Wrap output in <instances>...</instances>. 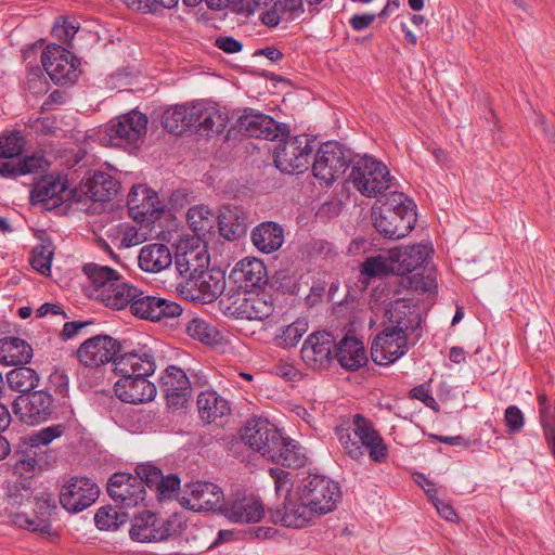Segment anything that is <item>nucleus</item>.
<instances>
[{
  "mask_svg": "<svg viewBox=\"0 0 555 555\" xmlns=\"http://www.w3.org/2000/svg\"><path fill=\"white\" fill-rule=\"evenodd\" d=\"M389 324L372 343L371 356L378 365H388L408 351L410 333L421 324V314L416 305L409 299H399L386 311Z\"/></svg>",
  "mask_w": 555,
  "mask_h": 555,
  "instance_id": "obj_1",
  "label": "nucleus"
},
{
  "mask_svg": "<svg viewBox=\"0 0 555 555\" xmlns=\"http://www.w3.org/2000/svg\"><path fill=\"white\" fill-rule=\"evenodd\" d=\"M155 370V357L150 349L120 354L114 361V372L119 376L114 385L116 397L130 404L152 401L156 396V386L147 377Z\"/></svg>",
  "mask_w": 555,
  "mask_h": 555,
  "instance_id": "obj_2",
  "label": "nucleus"
},
{
  "mask_svg": "<svg viewBox=\"0 0 555 555\" xmlns=\"http://www.w3.org/2000/svg\"><path fill=\"white\" fill-rule=\"evenodd\" d=\"M89 284V296L113 309L127 307L128 298L137 293V287L128 283L122 275L108 266L86 263L82 268Z\"/></svg>",
  "mask_w": 555,
  "mask_h": 555,
  "instance_id": "obj_3",
  "label": "nucleus"
},
{
  "mask_svg": "<svg viewBox=\"0 0 555 555\" xmlns=\"http://www.w3.org/2000/svg\"><path fill=\"white\" fill-rule=\"evenodd\" d=\"M371 216L376 231L392 240L406 236L416 222L413 202L400 192H392L380 205H374Z\"/></svg>",
  "mask_w": 555,
  "mask_h": 555,
  "instance_id": "obj_4",
  "label": "nucleus"
},
{
  "mask_svg": "<svg viewBox=\"0 0 555 555\" xmlns=\"http://www.w3.org/2000/svg\"><path fill=\"white\" fill-rule=\"evenodd\" d=\"M349 180L362 195L377 197L390 188L392 178L385 164L365 155L353 162Z\"/></svg>",
  "mask_w": 555,
  "mask_h": 555,
  "instance_id": "obj_5",
  "label": "nucleus"
},
{
  "mask_svg": "<svg viewBox=\"0 0 555 555\" xmlns=\"http://www.w3.org/2000/svg\"><path fill=\"white\" fill-rule=\"evenodd\" d=\"M297 493L299 494V500L314 514L332 512L340 499L338 483L325 476L319 475L307 477Z\"/></svg>",
  "mask_w": 555,
  "mask_h": 555,
  "instance_id": "obj_6",
  "label": "nucleus"
},
{
  "mask_svg": "<svg viewBox=\"0 0 555 555\" xmlns=\"http://www.w3.org/2000/svg\"><path fill=\"white\" fill-rule=\"evenodd\" d=\"M147 117L132 111L112 119L102 131L101 141L105 145L127 146L135 144L146 133Z\"/></svg>",
  "mask_w": 555,
  "mask_h": 555,
  "instance_id": "obj_7",
  "label": "nucleus"
},
{
  "mask_svg": "<svg viewBox=\"0 0 555 555\" xmlns=\"http://www.w3.org/2000/svg\"><path fill=\"white\" fill-rule=\"evenodd\" d=\"M349 154L335 141L320 146L312 164L313 176L326 185L343 177L349 166Z\"/></svg>",
  "mask_w": 555,
  "mask_h": 555,
  "instance_id": "obj_8",
  "label": "nucleus"
},
{
  "mask_svg": "<svg viewBox=\"0 0 555 555\" xmlns=\"http://www.w3.org/2000/svg\"><path fill=\"white\" fill-rule=\"evenodd\" d=\"M312 152L308 135H294L285 139L274 150V164L282 172H302L308 168Z\"/></svg>",
  "mask_w": 555,
  "mask_h": 555,
  "instance_id": "obj_9",
  "label": "nucleus"
},
{
  "mask_svg": "<svg viewBox=\"0 0 555 555\" xmlns=\"http://www.w3.org/2000/svg\"><path fill=\"white\" fill-rule=\"evenodd\" d=\"M282 434L263 418L247 421L242 433V440L253 451L262 457L271 460L278 454L279 446H282Z\"/></svg>",
  "mask_w": 555,
  "mask_h": 555,
  "instance_id": "obj_10",
  "label": "nucleus"
},
{
  "mask_svg": "<svg viewBox=\"0 0 555 555\" xmlns=\"http://www.w3.org/2000/svg\"><path fill=\"white\" fill-rule=\"evenodd\" d=\"M127 307L133 315L150 321L179 317L182 312V308L176 301L149 295L138 287L137 293L128 298Z\"/></svg>",
  "mask_w": 555,
  "mask_h": 555,
  "instance_id": "obj_11",
  "label": "nucleus"
},
{
  "mask_svg": "<svg viewBox=\"0 0 555 555\" xmlns=\"http://www.w3.org/2000/svg\"><path fill=\"white\" fill-rule=\"evenodd\" d=\"M46 73L55 83H73L78 78V61L65 48L49 44L41 54Z\"/></svg>",
  "mask_w": 555,
  "mask_h": 555,
  "instance_id": "obj_12",
  "label": "nucleus"
},
{
  "mask_svg": "<svg viewBox=\"0 0 555 555\" xmlns=\"http://www.w3.org/2000/svg\"><path fill=\"white\" fill-rule=\"evenodd\" d=\"M175 266L184 279L183 282L201 275L209 267V255L206 246L198 238L180 242L177 246Z\"/></svg>",
  "mask_w": 555,
  "mask_h": 555,
  "instance_id": "obj_13",
  "label": "nucleus"
},
{
  "mask_svg": "<svg viewBox=\"0 0 555 555\" xmlns=\"http://www.w3.org/2000/svg\"><path fill=\"white\" fill-rule=\"evenodd\" d=\"M54 400L51 393L37 390L18 396L13 403V411L21 422L37 425L48 421L54 411Z\"/></svg>",
  "mask_w": 555,
  "mask_h": 555,
  "instance_id": "obj_14",
  "label": "nucleus"
},
{
  "mask_svg": "<svg viewBox=\"0 0 555 555\" xmlns=\"http://www.w3.org/2000/svg\"><path fill=\"white\" fill-rule=\"evenodd\" d=\"M98 485L86 477H72L62 487L60 503L69 513H79L91 506L99 498Z\"/></svg>",
  "mask_w": 555,
  "mask_h": 555,
  "instance_id": "obj_15",
  "label": "nucleus"
},
{
  "mask_svg": "<svg viewBox=\"0 0 555 555\" xmlns=\"http://www.w3.org/2000/svg\"><path fill=\"white\" fill-rule=\"evenodd\" d=\"M223 496V491L218 485L195 481L184 486L179 500L184 507L201 512L221 508Z\"/></svg>",
  "mask_w": 555,
  "mask_h": 555,
  "instance_id": "obj_16",
  "label": "nucleus"
},
{
  "mask_svg": "<svg viewBox=\"0 0 555 555\" xmlns=\"http://www.w3.org/2000/svg\"><path fill=\"white\" fill-rule=\"evenodd\" d=\"M176 521L145 512L134 517L129 533L131 539L138 542L165 541L176 532Z\"/></svg>",
  "mask_w": 555,
  "mask_h": 555,
  "instance_id": "obj_17",
  "label": "nucleus"
},
{
  "mask_svg": "<svg viewBox=\"0 0 555 555\" xmlns=\"http://www.w3.org/2000/svg\"><path fill=\"white\" fill-rule=\"evenodd\" d=\"M120 349L119 343L107 335H96L83 341L77 349L79 362L86 367H98L115 361Z\"/></svg>",
  "mask_w": 555,
  "mask_h": 555,
  "instance_id": "obj_18",
  "label": "nucleus"
},
{
  "mask_svg": "<svg viewBox=\"0 0 555 555\" xmlns=\"http://www.w3.org/2000/svg\"><path fill=\"white\" fill-rule=\"evenodd\" d=\"M127 205L130 217L140 222H154L164 210L158 194L141 184L131 188Z\"/></svg>",
  "mask_w": 555,
  "mask_h": 555,
  "instance_id": "obj_19",
  "label": "nucleus"
},
{
  "mask_svg": "<svg viewBox=\"0 0 555 555\" xmlns=\"http://www.w3.org/2000/svg\"><path fill=\"white\" fill-rule=\"evenodd\" d=\"M107 493L120 507H133L145 499V489L140 478L126 473L114 474L107 482Z\"/></svg>",
  "mask_w": 555,
  "mask_h": 555,
  "instance_id": "obj_20",
  "label": "nucleus"
},
{
  "mask_svg": "<svg viewBox=\"0 0 555 555\" xmlns=\"http://www.w3.org/2000/svg\"><path fill=\"white\" fill-rule=\"evenodd\" d=\"M160 389L168 405L177 410L183 409L192 396V386L186 373L176 365L168 366L162 374Z\"/></svg>",
  "mask_w": 555,
  "mask_h": 555,
  "instance_id": "obj_21",
  "label": "nucleus"
},
{
  "mask_svg": "<svg viewBox=\"0 0 555 555\" xmlns=\"http://www.w3.org/2000/svg\"><path fill=\"white\" fill-rule=\"evenodd\" d=\"M334 336L326 331H318L310 334L301 347V359L305 364L319 370L327 365L333 359Z\"/></svg>",
  "mask_w": 555,
  "mask_h": 555,
  "instance_id": "obj_22",
  "label": "nucleus"
},
{
  "mask_svg": "<svg viewBox=\"0 0 555 555\" xmlns=\"http://www.w3.org/2000/svg\"><path fill=\"white\" fill-rule=\"evenodd\" d=\"M182 293L186 292L192 300L211 302L224 289V279L220 272H212L208 269L201 275L188 279V282L180 284Z\"/></svg>",
  "mask_w": 555,
  "mask_h": 555,
  "instance_id": "obj_23",
  "label": "nucleus"
},
{
  "mask_svg": "<svg viewBox=\"0 0 555 555\" xmlns=\"http://www.w3.org/2000/svg\"><path fill=\"white\" fill-rule=\"evenodd\" d=\"M353 434L361 442V447L369 452L370 459L375 463H383L388 456V447L373 424L360 414L353 415Z\"/></svg>",
  "mask_w": 555,
  "mask_h": 555,
  "instance_id": "obj_24",
  "label": "nucleus"
},
{
  "mask_svg": "<svg viewBox=\"0 0 555 555\" xmlns=\"http://www.w3.org/2000/svg\"><path fill=\"white\" fill-rule=\"evenodd\" d=\"M253 8L268 27H275L286 12L296 15L304 12L302 0H253Z\"/></svg>",
  "mask_w": 555,
  "mask_h": 555,
  "instance_id": "obj_25",
  "label": "nucleus"
},
{
  "mask_svg": "<svg viewBox=\"0 0 555 555\" xmlns=\"http://www.w3.org/2000/svg\"><path fill=\"white\" fill-rule=\"evenodd\" d=\"M224 516L232 522L249 524L259 521L264 508L254 495H242L229 501L222 508Z\"/></svg>",
  "mask_w": 555,
  "mask_h": 555,
  "instance_id": "obj_26",
  "label": "nucleus"
},
{
  "mask_svg": "<svg viewBox=\"0 0 555 555\" xmlns=\"http://www.w3.org/2000/svg\"><path fill=\"white\" fill-rule=\"evenodd\" d=\"M236 128L247 137L273 139L276 137L278 124L272 117L249 109L238 117Z\"/></svg>",
  "mask_w": 555,
  "mask_h": 555,
  "instance_id": "obj_27",
  "label": "nucleus"
},
{
  "mask_svg": "<svg viewBox=\"0 0 555 555\" xmlns=\"http://www.w3.org/2000/svg\"><path fill=\"white\" fill-rule=\"evenodd\" d=\"M30 197L34 203L57 207L69 198V191L60 177L46 176L35 184Z\"/></svg>",
  "mask_w": 555,
  "mask_h": 555,
  "instance_id": "obj_28",
  "label": "nucleus"
},
{
  "mask_svg": "<svg viewBox=\"0 0 555 555\" xmlns=\"http://www.w3.org/2000/svg\"><path fill=\"white\" fill-rule=\"evenodd\" d=\"M312 514L314 513L299 500V494L296 493V496L285 500L283 508L271 513L270 518L274 524L287 528H302L310 521Z\"/></svg>",
  "mask_w": 555,
  "mask_h": 555,
  "instance_id": "obj_29",
  "label": "nucleus"
},
{
  "mask_svg": "<svg viewBox=\"0 0 555 555\" xmlns=\"http://www.w3.org/2000/svg\"><path fill=\"white\" fill-rule=\"evenodd\" d=\"M37 507L39 515L31 518L25 513H15L12 515V521L21 527L31 531H37L43 534H51L52 528L49 520L52 512L56 508L54 501L51 496L47 495L37 501Z\"/></svg>",
  "mask_w": 555,
  "mask_h": 555,
  "instance_id": "obj_30",
  "label": "nucleus"
},
{
  "mask_svg": "<svg viewBox=\"0 0 555 555\" xmlns=\"http://www.w3.org/2000/svg\"><path fill=\"white\" fill-rule=\"evenodd\" d=\"M335 358L348 371H357L367 362L363 343L350 335L339 340L335 349Z\"/></svg>",
  "mask_w": 555,
  "mask_h": 555,
  "instance_id": "obj_31",
  "label": "nucleus"
},
{
  "mask_svg": "<svg viewBox=\"0 0 555 555\" xmlns=\"http://www.w3.org/2000/svg\"><path fill=\"white\" fill-rule=\"evenodd\" d=\"M119 183L106 172H94L86 177L81 184V192L92 201L106 202L117 194Z\"/></svg>",
  "mask_w": 555,
  "mask_h": 555,
  "instance_id": "obj_32",
  "label": "nucleus"
},
{
  "mask_svg": "<svg viewBox=\"0 0 555 555\" xmlns=\"http://www.w3.org/2000/svg\"><path fill=\"white\" fill-rule=\"evenodd\" d=\"M397 275H405L417 270L428 258L429 247L418 244L398 249H391Z\"/></svg>",
  "mask_w": 555,
  "mask_h": 555,
  "instance_id": "obj_33",
  "label": "nucleus"
},
{
  "mask_svg": "<svg viewBox=\"0 0 555 555\" xmlns=\"http://www.w3.org/2000/svg\"><path fill=\"white\" fill-rule=\"evenodd\" d=\"M218 224L221 235L229 240H236L246 234L249 218L241 207H223Z\"/></svg>",
  "mask_w": 555,
  "mask_h": 555,
  "instance_id": "obj_34",
  "label": "nucleus"
},
{
  "mask_svg": "<svg viewBox=\"0 0 555 555\" xmlns=\"http://www.w3.org/2000/svg\"><path fill=\"white\" fill-rule=\"evenodd\" d=\"M138 261L143 271L158 273L170 267L172 255L165 244L153 243L141 248Z\"/></svg>",
  "mask_w": 555,
  "mask_h": 555,
  "instance_id": "obj_35",
  "label": "nucleus"
},
{
  "mask_svg": "<svg viewBox=\"0 0 555 555\" xmlns=\"http://www.w3.org/2000/svg\"><path fill=\"white\" fill-rule=\"evenodd\" d=\"M197 409L202 421L212 423L231 411L229 401L215 390H205L197 396Z\"/></svg>",
  "mask_w": 555,
  "mask_h": 555,
  "instance_id": "obj_36",
  "label": "nucleus"
},
{
  "mask_svg": "<svg viewBox=\"0 0 555 555\" xmlns=\"http://www.w3.org/2000/svg\"><path fill=\"white\" fill-rule=\"evenodd\" d=\"M251 241L258 250L271 254L283 245L284 232L278 223L266 221L253 230Z\"/></svg>",
  "mask_w": 555,
  "mask_h": 555,
  "instance_id": "obj_37",
  "label": "nucleus"
},
{
  "mask_svg": "<svg viewBox=\"0 0 555 555\" xmlns=\"http://www.w3.org/2000/svg\"><path fill=\"white\" fill-rule=\"evenodd\" d=\"M235 282L242 287H259L267 281V270L263 262L256 258H244L233 270Z\"/></svg>",
  "mask_w": 555,
  "mask_h": 555,
  "instance_id": "obj_38",
  "label": "nucleus"
},
{
  "mask_svg": "<svg viewBox=\"0 0 555 555\" xmlns=\"http://www.w3.org/2000/svg\"><path fill=\"white\" fill-rule=\"evenodd\" d=\"M33 358V348L17 337L0 339V362L7 365H25Z\"/></svg>",
  "mask_w": 555,
  "mask_h": 555,
  "instance_id": "obj_39",
  "label": "nucleus"
},
{
  "mask_svg": "<svg viewBox=\"0 0 555 555\" xmlns=\"http://www.w3.org/2000/svg\"><path fill=\"white\" fill-rule=\"evenodd\" d=\"M235 305L237 306L234 308L233 313H236L241 319L263 320L273 312L272 304L258 295L246 296L244 294L243 298H238L235 301Z\"/></svg>",
  "mask_w": 555,
  "mask_h": 555,
  "instance_id": "obj_40",
  "label": "nucleus"
},
{
  "mask_svg": "<svg viewBox=\"0 0 555 555\" xmlns=\"http://www.w3.org/2000/svg\"><path fill=\"white\" fill-rule=\"evenodd\" d=\"M270 461L297 469L306 465L308 457L297 441L282 436V446H279L278 454Z\"/></svg>",
  "mask_w": 555,
  "mask_h": 555,
  "instance_id": "obj_41",
  "label": "nucleus"
},
{
  "mask_svg": "<svg viewBox=\"0 0 555 555\" xmlns=\"http://www.w3.org/2000/svg\"><path fill=\"white\" fill-rule=\"evenodd\" d=\"M186 220L196 237L206 235L211 231L215 224L214 212L204 205H195L188 210Z\"/></svg>",
  "mask_w": 555,
  "mask_h": 555,
  "instance_id": "obj_42",
  "label": "nucleus"
},
{
  "mask_svg": "<svg viewBox=\"0 0 555 555\" xmlns=\"http://www.w3.org/2000/svg\"><path fill=\"white\" fill-rule=\"evenodd\" d=\"M7 379L13 390L24 395L31 392L40 380L39 375L34 369L24 365L9 372Z\"/></svg>",
  "mask_w": 555,
  "mask_h": 555,
  "instance_id": "obj_43",
  "label": "nucleus"
},
{
  "mask_svg": "<svg viewBox=\"0 0 555 555\" xmlns=\"http://www.w3.org/2000/svg\"><path fill=\"white\" fill-rule=\"evenodd\" d=\"M362 272L369 276H383L388 273L396 274L392 250L367 258L362 264Z\"/></svg>",
  "mask_w": 555,
  "mask_h": 555,
  "instance_id": "obj_44",
  "label": "nucleus"
},
{
  "mask_svg": "<svg viewBox=\"0 0 555 555\" xmlns=\"http://www.w3.org/2000/svg\"><path fill=\"white\" fill-rule=\"evenodd\" d=\"M336 435L341 448L344 449V453L347 456L354 461H360L363 459L364 452L361 447V442L353 434V421L348 427H338L336 429Z\"/></svg>",
  "mask_w": 555,
  "mask_h": 555,
  "instance_id": "obj_45",
  "label": "nucleus"
},
{
  "mask_svg": "<svg viewBox=\"0 0 555 555\" xmlns=\"http://www.w3.org/2000/svg\"><path fill=\"white\" fill-rule=\"evenodd\" d=\"M128 515L111 505L102 506L94 516V521L100 530H116L125 524Z\"/></svg>",
  "mask_w": 555,
  "mask_h": 555,
  "instance_id": "obj_46",
  "label": "nucleus"
},
{
  "mask_svg": "<svg viewBox=\"0 0 555 555\" xmlns=\"http://www.w3.org/2000/svg\"><path fill=\"white\" fill-rule=\"evenodd\" d=\"M163 126L169 132L181 133L190 128L188 119V105H176L168 109L163 115Z\"/></svg>",
  "mask_w": 555,
  "mask_h": 555,
  "instance_id": "obj_47",
  "label": "nucleus"
},
{
  "mask_svg": "<svg viewBox=\"0 0 555 555\" xmlns=\"http://www.w3.org/2000/svg\"><path fill=\"white\" fill-rule=\"evenodd\" d=\"M308 328L309 326L307 320L298 319L284 327L281 334L276 335V344L283 348L294 347L298 344Z\"/></svg>",
  "mask_w": 555,
  "mask_h": 555,
  "instance_id": "obj_48",
  "label": "nucleus"
},
{
  "mask_svg": "<svg viewBox=\"0 0 555 555\" xmlns=\"http://www.w3.org/2000/svg\"><path fill=\"white\" fill-rule=\"evenodd\" d=\"M186 333L190 337L207 345L216 341L218 335L215 327L199 318H194L186 323Z\"/></svg>",
  "mask_w": 555,
  "mask_h": 555,
  "instance_id": "obj_49",
  "label": "nucleus"
},
{
  "mask_svg": "<svg viewBox=\"0 0 555 555\" xmlns=\"http://www.w3.org/2000/svg\"><path fill=\"white\" fill-rule=\"evenodd\" d=\"M53 249L50 245L36 246L31 251L30 264L34 270L48 275L51 271Z\"/></svg>",
  "mask_w": 555,
  "mask_h": 555,
  "instance_id": "obj_50",
  "label": "nucleus"
},
{
  "mask_svg": "<svg viewBox=\"0 0 555 555\" xmlns=\"http://www.w3.org/2000/svg\"><path fill=\"white\" fill-rule=\"evenodd\" d=\"M228 122V117L225 114L221 113L214 105H210L208 111L204 113L203 122L201 125L199 130H204L209 133H221Z\"/></svg>",
  "mask_w": 555,
  "mask_h": 555,
  "instance_id": "obj_51",
  "label": "nucleus"
},
{
  "mask_svg": "<svg viewBox=\"0 0 555 555\" xmlns=\"http://www.w3.org/2000/svg\"><path fill=\"white\" fill-rule=\"evenodd\" d=\"M25 145L23 135L20 132H12L0 135V157L13 158L18 156Z\"/></svg>",
  "mask_w": 555,
  "mask_h": 555,
  "instance_id": "obj_52",
  "label": "nucleus"
},
{
  "mask_svg": "<svg viewBox=\"0 0 555 555\" xmlns=\"http://www.w3.org/2000/svg\"><path fill=\"white\" fill-rule=\"evenodd\" d=\"M64 431L65 427L62 424L42 428L38 433L28 437L29 446L31 449L48 446L54 439L61 437Z\"/></svg>",
  "mask_w": 555,
  "mask_h": 555,
  "instance_id": "obj_53",
  "label": "nucleus"
},
{
  "mask_svg": "<svg viewBox=\"0 0 555 555\" xmlns=\"http://www.w3.org/2000/svg\"><path fill=\"white\" fill-rule=\"evenodd\" d=\"M173 0H125L128 8L141 13H159L164 9H172Z\"/></svg>",
  "mask_w": 555,
  "mask_h": 555,
  "instance_id": "obj_54",
  "label": "nucleus"
},
{
  "mask_svg": "<svg viewBox=\"0 0 555 555\" xmlns=\"http://www.w3.org/2000/svg\"><path fill=\"white\" fill-rule=\"evenodd\" d=\"M31 494L29 483L26 485L25 481L15 482L8 489V505L12 507L25 505L30 502Z\"/></svg>",
  "mask_w": 555,
  "mask_h": 555,
  "instance_id": "obj_55",
  "label": "nucleus"
},
{
  "mask_svg": "<svg viewBox=\"0 0 555 555\" xmlns=\"http://www.w3.org/2000/svg\"><path fill=\"white\" fill-rule=\"evenodd\" d=\"M38 467L36 453L30 451L22 452L14 464V473L20 476H30Z\"/></svg>",
  "mask_w": 555,
  "mask_h": 555,
  "instance_id": "obj_56",
  "label": "nucleus"
},
{
  "mask_svg": "<svg viewBox=\"0 0 555 555\" xmlns=\"http://www.w3.org/2000/svg\"><path fill=\"white\" fill-rule=\"evenodd\" d=\"M270 476L274 480L275 491L279 495H285V500H287V498H293L291 495L293 482L288 472L281 468H271Z\"/></svg>",
  "mask_w": 555,
  "mask_h": 555,
  "instance_id": "obj_57",
  "label": "nucleus"
},
{
  "mask_svg": "<svg viewBox=\"0 0 555 555\" xmlns=\"http://www.w3.org/2000/svg\"><path fill=\"white\" fill-rule=\"evenodd\" d=\"M137 475L134 477L140 478L142 486L146 485L149 488L156 487L162 479V472L154 465L142 464L135 469Z\"/></svg>",
  "mask_w": 555,
  "mask_h": 555,
  "instance_id": "obj_58",
  "label": "nucleus"
},
{
  "mask_svg": "<svg viewBox=\"0 0 555 555\" xmlns=\"http://www.w3.org/2000/svg\"><path fill=\"white\" fill-rule=\"evenodd\" d=\"M155 488L159 500L171 499L180 488V480L176 475L162 476Z\"/></svg>",
  "mask_w": 555,
  "mask_h": 555,
  "instance_id": "obj_59",
  "label": "nucleus"
},
{
  "mask_svg": "<svg viewBox=\"0 0 555 555\" xmlns=\"http://www.w3.org/2000/svg\"><path fill=\"white\" fill-rule=\"evenodd\" d=\"M504 421L512 433H519L525 425L524 413L516 405H509L506 408Z\"/></svg>",
  "mask_w": 555,
  "mask_h": 555,
  "instance_id": "obj_60",
  "label": "nucleus"
},
{
  "mask_svg": "<svg viewBox=\"0 0 555 555\" xmlns=\"http://www.w3.org/2000/svg\"><path fill=\"white\" fill-rule=\"evenodd\" d=\"M146 233L135 227H126L120 238V246L129 248L142 244L146 240Z\"/></svg>",
  "mask_w": 555,
  "mask_h": 555,
  "instance_id": "obj_61",
  "label": "nucleus"
},
{
  "mask_svg": "<svg viewBox=\"0 0 555 555\" xmlns=\"http://www.w3.org/2000/svg\"><path fill=\"white\" fill-rule=\"evenodd\" d=\"M210 104L206 102H195L193 104L188 105V119L190 127L201 128L203 122L204 113H206L209 108Z\"/></svg>",
  "mask_w": 555,
  "mask_h": 555,
  "instance_id": "obj_62",
  "label": "nucleus"
},
{
  "mask_svg": "<svg viewBox=\"0 0 555 555\" xmlns=\"http://www.w3.org/2000/svg\"><path fill=\"white\" fill-rule=\"evenodd\" d=\"M77 31L78 27L66 20H64L62 23H56L52 28L53 37L63 42L70 41Z\"/></svg>",
  "mask_w": 555,
  "mask_h": 555,
  "instance_id": "obj_63",
  "label": "nucleus"
},
{
  "mask_svg": "<svg viewBox=\"0 0 555 555\" xmlns=\"http://www.w3.org/2000/svg\"><path fill=\"white\" fill-rule=\"evenodd\" d=\"M408 286L416 292H429L434 287V280L420 273H413L403 281Z\"/></svg>",
  "mask_w": 555,
  "mask_h": 555,
  "instance_id": "obj_64",
  "label": "nucleus"
}]
</instances>
